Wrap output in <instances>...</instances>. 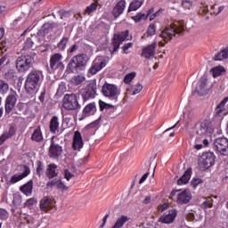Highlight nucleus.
<instances>
[{
  "label": "nucleus",
  "mask_w": 228,
  "mask_h": 228,
  "mask_svg": "<svg viewBox=\"0 0 228 228\" xmlns=\"http://www.w3.org/2000/svg\"><path fill=\"white\" fill-rule=\"evenodd\" d=\"M184 31H186V23L184 20H172L167 24L159 37L164 42H170V40L175 38V37L184 35Z\"/></svg>",
  "instance_id": "f257e3e1"
},
{
  "label": "nucleus",
  "mask_w": 228,
  "mask_h": 228,
  "mask_svg": "<svg viewBox=\"0 0 228 228\" xmlns=\"http://www.w3.org/2000/svg\"><path fill=\"white\" fill-rule=\"evenodd\" d=\"M42 80V71L34 70L31 71L25 81V90L27 94L32 95L37 93L38 90V86Z\"/></svg>",
  "instance_id": "f03ea898"
},
{
  "label": "nucleus",
  "mask_w": 228,
  "mask_h": 228,
  "mask_svg": "<svg viewBox=\"0 0 228 228\" xmlns=\"http://www.w3.org/2000/svg\"><path fill=\"white\" fill-rule=\"evenodd\" d=\"M88 63V55L81 53L74 56L68 64L67 69L69 72H79L85 70V67Z\"/></svg>",
  "instance_id": "7ed1b4c3"
},
{
  "label": "nucleus",
  "mask_w": 228,
  "mask_h": 228,
  "mask_svg": "<svg viewBox=\"0 0 228 228\" xmlns=\"http://www.w3.org/2000/svg\"><path fill=\"white\" fill-rule=\"evenodd\" d=\"M211 122L208 119H204L203 121H200L197 123L194 126V133L193 138L195 142H199L200 138H204V136H208L211 134Z\"/></svg>",
  "instance_id": "20e7f679"
},
{
  "label": "nucleus",
  "mask_w": 228,
  "mask_h": 228,
  "mask_svg": "<svg viewBox=\"0 0 228 228\" xmlns=\"http://www.w3.org/2000/svg\"><path fill=\"white\" fill-rule=\"evenodd\" d=\"M33 61L34 60L31 55L20 56L16 60V68L19 72H26V70H29V69H31Z\"/></svg>",
  "instance_id": "39448f33"
},
{
  "label": "nucleus",
  "mask_w": 228,
  "mask_h": 228,
  "mask_svg": "<svg viewBox=\"0 0 228 228\" xmlns=\"http://www.w3.org/2000/svg\"><path fill=\"white\" fill-rule=\"evenodd\" d=\"M62 106L65 110H78L79 102H77V96L74 94H65L63 98Z\"/></svg>",
  "instance_id": "423d86ee"
},
{
  "label": "nucleus",
  "mask_w": 228,
  "mask_h": 228,
  "mask_svg": "<svg viewBox=\"0 0 228 228\" xmlns=\"http://www.w3.org/2000/svg\"><path fill=\"white\" fill-rule=\"evenodd\" d=\"M214 151H216V152H219V154H222V156H227L228 155V140L225 137H219L215 140Z\"/></svg>",
  "instance_id": "0eeeda50"
},
{
  "label": "nucleus",
  "mask_w": 228,
  "mask_h": 228,
  "mask_svg": "<svg viewBox=\"0 0 228 228\" xmlns=\"http://www.w3.org/2000/svg\"><path fill=\"white\" fill-rule=\"evenodd\" d=\"M63 55L61 53H54L50 58V67L52 70H63L65 69V65H63Z\"/></svg>",
  "instance_id": "6e6552de"
},
{
  "label": "nucleus",
  "mask_w": 228,
  "mask_h": 228,
  "mask_svg": "<svg viewBox=\"0 0 228 228\" xmlns=\"http://www.w3.org/2000/svg\"><path fill=\"white\" fill-rule=\"evenodd\" d=\"M102 94L105 97H109V99H114L117 101V95H118V88L115 85L106 83L102 86Z\"/></svg>",
  "instance_id": "1a4fd4ad"
},
{
  "label": "nucleus",
  "mask_w": 228,
  "mask_h": 228,
  "mask_svg": "<svg viewBox=\"0 0 228 228\" xmlns=\"http://www.w3.org/2000/svg\"><path fill=\"white\" fill-rule=\"evenodd\" d=\"M127 37H129V31L125 30L121 32L120 34L114 35L112 44L114 45L112 53H117L120 47V44H124L126 42Z\"/></svg>",
  "instance_id": "9d476101"
},
{
  "label": "nucleus",
  "mask_w": 228,
  "mask_h": 228,
  "mask_svg": "<svg viewBox=\"0 0 228 228\" xmlns=\"http://www.w3.org/2000/svg\"><path fill=\"white\" fill-rule=\"evenodd\" d=\"M40 222L30 216H25L20 223V228H38Z\"/></svg>",
  "instance_id": "9b49d317"
},
{
  "label": "nucleus",
  "mask_w": 228,
  "mask_h": 228,
  "mask_svg": "<svg viewBox=\"0 0 228 228\" xmlns=\"http://www.w3.org/2000/svg\"><path fill=\"white\" fill-rule=\"evenodd\" d=\"M61 152H63V149L61 148V146L54 142V137L52 138L51 145L49 148L50 158H53L54 159H56L57 158H60V156H61Z\"/></svg>",
  "instance_id": "f8f14e48"
},
{
  "label": "nucleus",
  "mask_w": 228,
  "mask_h": 228,
  "mask_svg": "<svg viewBox=\"0 0 228 228\" xmlns=\"http://www.w3.org/2000/svg\"><path fill=\"white\" fill-rule=\"evenodd\" d=\"M95 95H97V86L95 84H89L82 93L84 102L88 101V99H94Z\"/></svg>",
  "instance_id": "ddd939ff"
},
{
  "label": "nucleus",
  "mask_w": 228,
  "mask_h": 228,
  "mask_svg": "<svg viewBox=\"0 0 228 228\" xmlns=\"http://www.w3.org/2000/svg\"><path fill=\"white\" fill-rule=\"evenodd\" d=\"M196 95H206L208 94V77L203 76L194 90Z\"/></svg>",
  "instance_id": "4468645a"
},
{
  "label": "nucleus",
  "mask_w": 228,
  "mask_h": 228,
  "mask_svg": "<svg viewBox=\"0 0 228 228\" xmlns=\"http://www.w3.org/2000/svg\"><path fill=\"white\" fill-rule=\"evenodd\" d=\"M156 47H158V43L154 42L151 45L144 47L142 49V56L146 58V60H151V58H154L156 54Z\"/></svg>",
  "instance_id": "2eb2a0df"
},
{
  "label": "nucleus",
  "mask_w": 228,
  "mask_h": 228,
  "mask_svg": "<svg viewBox=\"0 0 228 228\" xmlns=\"http://www.w3.org/2000/svg\"><path fill=\"white\" fill-rule=\"evenodd\" d=\"M22 168H23V173L15 174L11 177V180H10L11 184H15V183H19V181H22V179L29 175V173H30L29 167L23 165Z\"/></svg>",
  "instance_id": "dca6fc26"
},
{
  "label": "nucleus",
  "mask_w": 228,
  "mask_h": 228,
  "mask_svg": "<svg viewBox=\"0 0 228 228\" xmlns=\"http://www.w3.org/2000/svg\"><path fill=\"white\" fill-rule=\"evenodd\" d=\"M176 216L177 210L171 209L169 210L168 214H165L164 216H160L159 222H161V224H174Z\"/></svg>",
  "instance_id": "f3484780"
},
{
  "label": "nucleus",
  "mask_w": 228,
  "mask_h": 228,
  "mask_svg": "<svg viewBox=\"0 0 228 228\" xmlns=\"http://www.w3.org/2000/svg\"><path fill=\"white\" fill-rule=\"evenodd\" d=\"M15 104H17V96L10 94L5 100V113L10 114L11 111H13Z\"/></svg>",
  "instance_id": "a211bd4d"
},
{
  "label": "nucleus",
  "mask_w": 228,
  "mask_h": 228,
  "mask_svg": "<svg viewBox=\"0 0 228 228\" xmlns=\"http://www.w3.org/2000/svg\"><path fill=\"white\" fill-rule=\"evenodd\" d=\"M124 10H126V2L125 0H120L112 10L114 19H118L124 13Z\"/></svg>",
  "instance_id": "6ab92c4d"
},
{
  "label": "nucleus",
  "mask_w": 228,
  "mask_h": 228,
  "mask_svg": "<svg viewBox=\"0 0 228 228\" xmlns=\"http://www.w3.org/2000/svg\"><path fill=\"white\" fill-rule=\"evenodd\" d=\"M72 147L75 151H81L83 149V137L79 131H76L74 134Z\"/></svg>",
  "instance_id": "aec40b11"
},
{
  "label": "nucleus",
  "mask_w": 228,
  "mask_h": 228,
  "mask_svg": "<svg viewBox=\"0 0 228 228\" xmlns=\"http://www.w3.org/2000/svg\"><path fill=\"white\" fill-rule=\"evenodd\" d=\"M191 200V192L190 191H183L178 194L177 204H188Z\"/></svg>",
  "instance_id": "412c9836"
},
{
  "label": "nucleus",
  "mask_w": 228,
  "mask_h": 228,
  "mask_svg": "<svg viewBox=\"0 0 228 228\" xmlns=\"http://www.w3.org/2000/svg\"><path fill=\"white\" fill-rule=\"evenodd\" d=\"M58 166L56 164H50L46 169V177L48 179H54V177H58Z\"/></svg>",
  "instance_id": "4be33fe9"
},
{
  "label": "nucleus",
  "mask_w": 228,
  "mask_h": 228,
  "mask_svg": "<svg viewBox=\"0 0 228 228\" xmlns=\"http://www.w3.org/2000/svg\"><path fill=\"white\" fill-rule=\"evenodd\" d=\"M39 207L42 211H47V209H51V208H53V200L47 196L44 197L40 200Z\"/></svg>",
  "instance_id": "5701e85b"
},
{
  "label": "nucleus",
  "mask_w": 228,
  "mask_h": 228,
  "mask_svg": "<svg viewBox=\"0 0 228 228\" xmlns=\"http://www.w3.org/2000/svg\"><path fill=\"white\" fill-rule=\"evenodd\" d=\"M191 178V167H189L184 174L178 179L177 184H188Z\"/></svg>",
  "instance_id": "b1692460"
},
{
  "label": "nucleus",
  "mask_w": 228,
  "mask_h": 228,
  "mask_svg": "<svg viewBox=\"0 0 228 228\" xmlns=\"http://www.w3.org/2000/svg\"><path fill=\"white\" fill-rule=\"evenodd\" d=\"M104 67H106V62L104 61H101V62H93L89 72L92 75L97 74V72H99L100 70H102V69H104Z\"/></svg>",
  "instance_id": "393cba45"
},
{
  "label": "nucleus",
  "mask_w": 228,
  "mask_h": 228,
  "mask_svg": "<svg viewBox=\"0 0 228 228\" xmlns=\"http://www.w3.org/2000/svg\"><path fill=\"white\" fill-rule=\"evenodd\" d=\"M20 190L25 195H31V193H33V181L32 180L28 181L27 183L21 186Z\"/></svg>",
  "instance_id": "a878e982"
},
{
  "label": "nucleus",
  "mask_w": 228,
  "mask_h": 228,
  "mask_svg": "<svg viewBox=\"0 0 228 228\" xmlns=\"http://www.w3.org/2000/svg\"><path fill=\"white\" fill-rule=\"evenodd\" d=\"M58 127H60V122H58V118L53 116L50 121V131L56 134L58 133Z\"/></svg>",
  "instance_id": "bb28decb"
},
{
  "label": "nucleus",
  "mask_w": 228,
  "mask_h": 228,
  "mask_svg": "<svg viewBox=\"0 0 228 228\" xmlns=\"http://www.w3.org/2000/svg\"><path fill=\"white\" fill-rule=\"evenodd\" d=\"M215 61H224V60H228V47L223 49L214 57Z\"/></svg>",
  "instance_id": "cd10ccee"
},
{
  "label": "nucleus",
  "mask_w": 228,
  "mask_h": 228,
  "mask_svg": "<svg viewBox=\"0 0 228 228\" xmlns=\"http://www.w3.org/2000/svg\"><path fill=\"white\" fill-rule=\"evenodd\" d=\"M225 72V68L223 66H216L210 69V74H212L213 77H218L222 76Z\"/></svg>",
  "instance_id": "c85d7f7f"
},
{
  "label": "nucleus",
  "mask_w": 228,
  "mask_h": 228,
  "mask_svg": "<svg viewBox=\"0 0 228 228\" xmlns=\"http://www.w3.org/2000/svg\"><path fill=\"white\" fill-rule=\"evenodd\" d=\"M203 161L206 167H213L215 165V156L211 153L203 155Z\"/></svg>",
  "instance_id": "c756f323"
},
{
  "label": "nucleus",
  "mask_w": 228,
  "mask_h": 228,
  "mask_svg": "<svg viewBox=\"0 0 228 228\" xmlns=\"http://www.w3.org/2000/svg\"><path fill=\"white\" fill-rule=\"evenodd\" d=\"M143 4V0H134L130 3L128 12H136Z\"/></svg>",
  "instance_id": "7c9ffc66"
},
{
  "label": "nucleus",
  "mask_w": 228,
  "mask_h": 228,
  "mask_svg": "<svg viewBox=\"0 0 228 228\" xmlns=\"http://www.w3.org/2000/svg\"><path fill=\"white\" fill-rule=\"evenodd\" d=\"M84 115H94L95 113V103H89L87 104L84 110H83Z\"/></svg>",
  "instance_id": "2f4dec72"
},
{
  "label": "nucleus",
  "mask_w": 228,
  "mask_h": 228,
  "mask_svg": "<svg viewBox=\"0 0 228 228\" xmlns=\"http://www.w3.org/2000/svg\"><path fill=\"white\" fill-rule=\"evenodd\" d=\"M43 139L44 137L42 136V131L40 130V128L34 130L31 140H33L34 142H42Z\"/></svg>",
  "instance_id": "473e14b6"
},
{
  "label": "nucleus",
  "mask_w": 228,
  "mask_h": 228,
  "mask_svg": "<svg viewBox=\"0 0 228 228\" xmlns=\"http://www.w3.org/2000/svg\"><path fill=\"white\" fill-rule=\"evenodd\" d=\"M9 90H10V85H8L6 81L0 79V94L2 95H4V94H8Z\"/></svg>",
  "instance_id": "72a5a7b5"
},
{
  "label": "nucleus",
  "mask_w": 228,
  "mask_h": 228,
  "mask_svg": "<svg viewBox=\"0 0 228 228\" xmlns=\"http://www.w3.org/2000/svg\"><path fill=\"white\" fill-rule=\"evenodd\" d=\"M85 76L77 75L71 78V83L72 85H75V86H77L78 85H81V83H85Z\"/></svg>",
  "instance_id": "f704fd0d"
},
{
  "label": "nucleus",
  "mask_w": 228,
  "mask_h": 228,
  "mask_svg": "<svg viewBox=\"0 0 228 228\" xmlns=\"http://www.w3.org/2000/svg\"><path fill=\"white\" fill-rule=\"evenodd\" d=\"M55 186L57 187V190H62L63 191L69 190V187H67L61 181V177L55 179Z\"/></svg>",
  "instance_id": "c9c22d12"
},
{
  "label": "nucleus",
  "mask_w": 228,
  "mask_h": 228,
  "mask_svg": "<svg viewBox=\"0 0 228 228\" xmlns=\"http://www.w3.org/2000/svg\"><path fill=\"white\" fill-rule=\"evenodd\" d=\"M4 77L6 81H13L15 77V71L13 69H9L4 74Z\"/></svg>",
  "instance_id": "e433bc0d"
},
{
  "label": "nucleus",
  "mask_w": 228,
  "mask_h": 228,
  "mask_svg": "<svg viewBox=\"0 0 228 228\" xmlns=\"http://www.w3.org/2000/svg\"><path fill=\"white\" fill-rule=\"evenodd\" d=\"M99 105H100V110L101 111H104V110H114L115 109V106H113L112 104H108L102 101H100L99 102Z\"/></svg>",
  "instance_id": "4c0bfd02"
},
{
  "label": "nucleus",
  "mask_w": 228,
  "mask_h": 228,
  "mask_svg": "<svg viewBox=\"0 0 228 228\" xmlns=\"http://www.w3.org/2000/svg\"><path fill=\"white\" fill-rule=\"evenodd\" d=\"M35 38H37L36 37H28L27 38V40L25 41V46L27 49H31V47H33V45H35Z\"/></svg>",
  "instance_id": "58836bf2"
},
{
  "label": "nucleus",
  "mask_w": 228,
  "mask_h": 228,
  "mask_svg": "<svg viewBox=\"0 0 228 228\" xmlns=\"http://www.w3.org/2000/svg\"><path fill=\"white\" fill-rule=\"evenodd\" d=\"M202 209H207V208H213V200L211 198L207 199L202 204H201Z\"/></svg>",
  "instance_id": "ea45409f"
},
{
  "label": "nucleus",
  "mask_w": 228,
  "mask_h": 228,
  "mask_svg": "<svg viewBox=\"0 0 228 228\" xmlns=\"http://www.w3.org/2000/svg\"><path fill=\"white\" fill-rule=\"evenodd\" d=\"M37 167L36 172H37V175H39V177H40V175L42 174H44V163H42V161L38 160L37 162Z\"/></svg>",
  "instance_id": "a19ab883"
},
{
  "label": "nucleus",
  "mask_w": 228,
  "mask_h": 228,
  "mask_svg": "<svg viewBox=\"0 0 228 228\" xmlns=\"http://www.w3.org/2000/svg\"><path fill=\"white\" fill-rule=\"evenodd\" d=\"M134 76H136V73H134V72L126 75V77L124 78V83H126V85L131 83L133 81V79H134Z\"/></svg>",
  "instance_id": "79ce46f5"
},
{
  "label": "nucleus",
  "mask_w": 228,
  "mask_h": 228,
  "mask_svg": "<svg viewBox=\"0 0 228 228\" xmlns=\"http://www.w3.org/2000/svg\"><path fill=\"white\" fill-rule=\"evenodd\" d=\"M133 90L132 95H136V94H140L143 90V86L136 84L133 86Z\"/></svg>",
  "instance_id": "37998d69"
},
{
  "label": "nucleus",
  "mask_w": 228,
  "mask_h": 228,
  "mask_svg": "<svg viewBox=\"0 0 228 228\" xmlns=\"http://www.w3.org/2000/svg\"><path fill=\"white\" fill-rule=\"evenodd\" d=\"M68 42L69 37H63L58 44L59 49H61V51H64Z\"/></svg>",
  "instance_id": "c03bdc74"
},
{
  "label": "nucleus",
  "mask_w": 228,
  "mask_h": 228,
  "mask_svg": "<svg viewBox=\"0 0 228 228\" xmlns=\"http://www.w3.org/2000/svg\"><path fill=\"white\" fill-rule=\"evenodd\" d=\"M146 33H147V37H152V35H156V27L154 26V24H151L148 27Z\"/></svg>",
  "instance_id": "a18cd8bd"
},
{
  "label": "nucleus",
  "mask_w": 228,
  "mask_h": 228,
  "mask_svg": "<svg viewBox=\"0 0 228 228\" xmlns=\"http://www.w3.org/2000/svg\"><path fill=\"white\" fill-rule=\"evenodd\" d=\"M97 10V4L93 3L91 5L87 6L86 9V13H93V12H95Z\"/></svg>",
  "instance_id": "49530a36"
},
{
  "label": "nucleus",
  "mask_w": 228,
  "mask_h": 228,
  "mask_svg": "<svg viewBox=\"0 0 228 228\" xmlns=\"http://www.w3.org/2000/svg\"><path fill=\"white\" fill-rule=\"evenodd\" d=\"M143 17H145V13L139 12L135 16H132L131 19L134 20V22H140L143 19Z\"/></svg>",
  "instance_id": "de8ad7c7"
},
{
  "label": "nucleus",
  "mask_w": 228,
  "mask_h": 228,
  "mask_svg": "<svg viewBox=\"0 0 228 228\" xmlns=\"http://www.w3.org/2000/svg\"><path fill=\"white\" fill-rule=\"evenodd\" d=\"M99 124H101V118L99 119H96L93 123H90L89 125H87L86 128L94 129V127H97V126H99Z\"/></svg>",
  "instance_id": "09e8293b"
},
{
  "label": "nucleus",
  "mask_w": 228,
  "mask_h": 228,
  "mask_svg": "<svg viewBox=\"0 0 228 228\" xmlns=\"http://www.w3.org/2000/svg\"><path fill=\"white\" fill-rule=\"evenodd\" d=\"M35 204H37V199L35 198H31L25 202V206L28 208H31V206H35Z\"/></svg>",
  "instance_id": "8fccbe9b"
},
{
  "label": "nucleus",
  "mask_w": 228,
  "mask_h": 228,
  "mask_svg": "<svg viewBox=\"0 0 228 228\" xmlns=\"http://www.w3.org/2000/svg\"><path fill=\"white\" fill-rule=\"evenodd\" d=\"M0 218L1 220H6V218H8V211L0 208Z\"/></svg>",
  "instance_id": "3c124183"
},
{
  "label": "nucleus",
  "mask_w": 228,
  "mask_h": 228,
  "mask_svg": "<svg viewBox=\"0 0 228 228\" xmlns=\"http://www.w3.org/2000/svg\"><path fill=\"white\" fill-rule=\"evenodd\" d=\"M200 183H202L201 179L193 178L191 182V184L193 186V188H197V186H199V184H200Z\"/></svg>",
  "instance_id": "603ef678"
},
{
  "label": "nucleus",
  "mask_w": 228,
  "mask_h": 228,
  "mask_svg": "<svg viewBox=\"0 0 228 228\" xmlns=\"http://www.w3.org/2000/svg\"><path fill=\"white\" fill-rule=\"evenodd\" d=\"M8 138H11L8 134L5 132L4 134H3L0 136V145H3V143H4V142H6V140H8Z\"/></svg>",
  "instance_id": "864d4df0"
},
{
  "label": "nucleus",
  "mask_w": 228,
  "mask_h": 228,
  "mask_svg": "<svg viewBox=\"0 0 228 228\" xmlns=\"http://www.w3.org/2000/svg\"><path fill=\"white\" fill-rule=\"evenodd\" d=\"M64 174H65V179L67 181H70V179L74 177V175H72V173H70L69 169H65Z\"/></svg>",
  "instance_id": "5fc2aeb1"
},
{
  "label": "nucleus",
  "mask_w": 228,
  "mask_h": 228,
  "mask_svg": "<svg viewBox=\"0 0 228 228\" xmlns=\"http://www.w3.org/2000/svg\"><path fill=\"white\" fill-rule=\"evenodd\" d=\"M58 13L60 14V17L61 20L65 19V17H69L70 13L67 11H59Z\"/></svg>",
  "instance_id": "6e6d98bb"
},
{
  "label": "nucleus",
  "mask_w": 228,
  "mask_h": 228,
  "mask_svg": "<svg viewBox=\"0 0 228 228\" xmlns=\"http://www.w3.org/2000/svg\"><path fill=\"white\" fill-rule=\"evenodd\" d=\"M58 27V25L56 24V23H45V25H44V28H45V29H53V28H57Z\"/></svg>",
  "instance_id": "4d7b16f0"
},
{
  "label": "nucleus",
  "mask_w": 228,
  "mask_h": 228,
  "mask_svg": "<svg viewBox=\"0 0 228 228\" xmlns=\"http://www.w3.org/2000/svg\"><path fill=\"white\" fill-rule=\"evenodd\" d=\"M147 177H149V172L145 173L141 179L139 180V184H143L145 181H147Z\"/></svg>",
  "instance_id": "13d9d810"
},
{
  "label": "nucleus",
  "mask_w": 228,
  "mask_h": 228,
  "mask_svg": "<svg viewBox=\"0 0 228 228\" xmlns=\"http://www.w3.org/2000/svg\"><path fill=\"white\" fill-rule=\"evenodd\" d=\"M108 218H110V214L105 215V216L102 218V224L100 225L99 228H104V225H106V222H108Z\"/></svg>",
  "instance_id": "bf43d9fd"
},
{
  "label": "nucleus",
  "mask_w": 228,
  "mask_h": 228,
  "mask_svg": "<svg viewBox=\"0 0 228 228\" xmlns=\"http://www.w3.org/2000/svg\"><path fill=\"white\" fill-rule=\"evenodd\" d=\"M8 135L12 138L13 134H15V128L13 126H10L8 132H6Z\"/></svg>",
  "instance_id": "052dcab7"
},
{
  "label": "nucleus",
  "mask_w": 228,
  "mask_h": 228,
  "mask_svg": "<svg viewBox=\"0 0 228 228\" xmlns=\"http://www.w3.org/2000/svg\"><path fill=\"white\" fill-rule=\"evenodd\" d=\"M168 208V203H164L163 205H160L159 207V211H160V213H163V211H165V209H167Z\"/></svg>",
  "instance_id": "680f3d73"
},
{
  "label": "nucleus",
  "mask_w": 228,
  "mask_h": 228,
  "mask_svg": "<svg viewBox=\"0 0 228 228\" xmlns=\"http://www.w3.org/2000/svg\"><path fill=\"white\" fill-rule=\"evenodd\" d=\"M227 102H228V97H225L217 106H219V108H224V106L227 104Z\"/></svg>",
  "instance_id": "e2e57ef3"
},
{
  "label": "nucleus",
  "mask_w": 228,
  "mask_h": 228,
  "mask_svg": "<svg viewBox=\"0 0 228 228\" xmlns=\"http://www.w3.org/2000/svg\"><path fill=\"white\" fill-rule=\"evenodd\" d=\"M224 107H220L219 105H217V107L216 108V115H221L222 112L224 111Z\"/></svg>",
  "instance_id": "0e129e2a"
},
{
  "label": "nucleus",
  "mask_w": 228,
  "mask_h": 228,
  "mask_svg": "<svg viewBox=\"0 0 228 228\" xmlns=\"http://www.w3.org/2000/svg\"><path fill=\"white\" fill-rule=\"evenodd\" d=\"M187 220H189L190 222H193V220H195V214L193 213H189L187 215Z\"/></svg>",
  "instance_id": "69168bd1"
},
{
  "label": "nucleus",
  "mask_w": 228,
  "mask_h": 228,
  "mask_svg": "<svg viewBox=\"0 0 228 228\" xmlns=\"http://www.w3.org/2000/svg\"><path fill=\"white\" fill-rule=\"evenodd\" d=\"M130 47H133V43H128V44H126L122 49L124 51V53H126L127 51V49H129Z\"/></svg>",
  "instance_id": "338daca9"
},
{
  "label": "nucleus",
  "mask_w": 228,
  "mask_h": 228,
  "mask_svg": "<svg viewBox=\"0 0 228 228\" xmlns=\"http://www.w3.org/2000/svg\"><path fill=\"white\" fill-rule=\"evenodd\" d=\"M183 6H184V8H190V6H191L190 0H183Z\"/></svg>",
  "instance_id": "774afa93"
}]
</instances>
